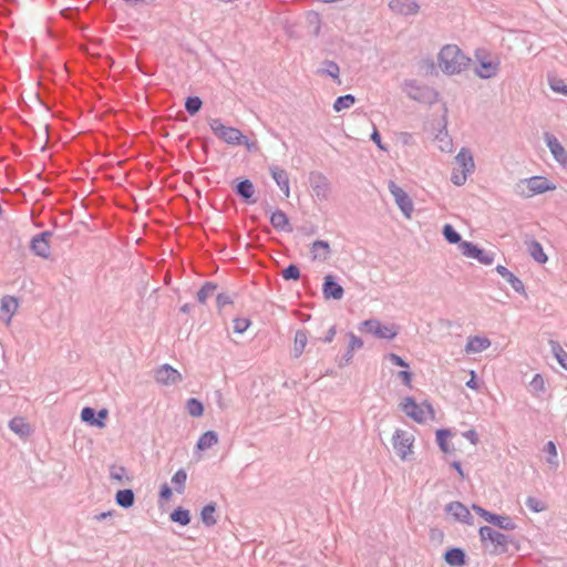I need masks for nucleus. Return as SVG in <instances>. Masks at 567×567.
<instances>
[{
    "label": "nucleus",
    "instance_id": "nucleus-1",
    "mask_svg": "<svg viewBox=\"0 0 567 567\" xmlns=\"http://www.w3.org/2000/svg\"><path fill=\"white\" fill-rule=\"evenodd\" d=\"M467 58L457 45L447 44L439 53V66L449 75L460 74L470 63Z\"/></svg>",
    "mask_w": 567,
    "mask_h": 567
},
{
    "label": "nucleus",
    "instance_id": "nucleus-2",
    "mask_svg": "<svg viewBox=\"0 0 567 567\" xmlns=\"http://www.w3.org/2000/svg\"><path fill=\"white\" fill-rule=\"evenodd\" d=\"M474 73L480 79L488 80L495 78L501 70V59L485 49H478L475 52Z\"/></svg>",
    "mask_w": 567,
    "mask_h": 567
},
{
    "label": "nucleus",
    "instance_id": "nucleus-3",
    "mask_svg": "<svg viewBox=\"0 0 567 567\" xmlns=\"http://www.w3.org/2000/svg\"><path fill=\"white\" fill-rule=\"evenodd\" d=\"M402 90L411 100L421 103L433 104L439 97V93L433 87L421 84L416 80H405Z\"/></svg>",
    "mask_w": 567,
    "mask_h": 567
},
{
    "label": "nucleus",
    "instance_id": "nucleus-4",
    "mask_svg": "<svg viewBox=\"0 0 567 567\" xmlns=\"http://www.w3.org/2000/svg\"><path fill=\"white\" fill-rule=\"evenodd\" d=\"M208 124L215 136L224 143L231 146L240 145V140L244 135L240 130L233 126H226L223 124L220 118H210Z\"/></svg>",
    "mask_w": 567,
    "mask_h": 567
},
{
    "label": "nucleus",
    "instance_id": "nucleus-5",
    "mask_svg": "<svg viewBox=\"0 0 567 567\" xmlns=\"http://www.w3.org/2000/svg\"><path fill=\"white\" fill-rule=\"evenodd\" d=\"M554 189L547 178L543 176H533L520 181L516 185V193L524 197H532L536 194H543L547 190Z\"/></svg>",
    "mask_w": 567,
    "mask_h": 567
},
{
    "label": "nucleus",
    "instance_id": "nucleus-6",
    "mask_svg": "<svg viewBox=\"0 0 567 567\" xmlns=\"http://www.w3.org/2000/svg\"><path fill=\"white\" fill-rule=\"evenodd\" d=\"M480 538L483 543L489 540L494 546L493 554H504L508 550L511 542L509 536L493 529L489 526H482L478 530Z\"/></svg>",
    "mask_w": 567,
    "mask_h": 567
},
{
    "label": "nucleus",
    "instance_id": "nucleus-7",
    "mask_svg": "<svg viewBox=\"0 0 567 567\" xmlns=\"http://www.w3.org/2000/svg\"><path fill=\"white\" fill-rule=\"evenodd\" d=\"M402 411L417 423L426 421L427 415L433 413L430 404H417L413 398L406 396L400 404Z\"/></svg>",
    "mask_w": 567,
    "mask_h": 567
},
{
    "label": "nucleus",
    "instance_id": "nucleus-8",
    "mask_svg": "<svg viewBox=\"0 0 567 567\" xmlns=\"http://www.w3.org/2000/svg\"><path fill=\"white\" fill-rule=\"evenodd\" d=\"M413 443L414 436L404 430H395L392 439L393 449L395 450L398 456L405 461L410 455L413 454Z\"/></svg>",
    "mask_w": 567,
    "mask_h": 567
},
{
    "label": "nucleus",
    "instance_id": "nucleus-9",
    "mask_svg": "<svg viewBox=\"0 0 567 567\" xmlns=\"http://www.w3.org/2000/svg\"><path fill=\"white\" fill-rule=\"evenodd\" d=\"M388 188L391 195L393 196L395 204L402 212L405 218L410 219L412 217L414 205L412 198L408 195L405 190H403L399 185H396L393 181L388 183Z\"/></svg>",
    "mask_w": 567,
    "mask_h": 567
},
{
    "label": "nucleus",
    "instance_id": "nucleus-10",
    "mask_svg": "<svg viewBox=\"0 0 567 567\" xmlns=\"http://www.w3.org/2000/svg\"><path fill=\"white\" fill-rule=\"evenodd\" d=\"M361 329L381 339L392 340L398 334V328L394 324H382L378 319L364 320Z\"/></svg>",
    "mask_w": 567,
    "mask_h": 567
},
{
    "label": "nucleus",
    "instance_id": "nucleus-11",
    "mask_svg": "<svg viewBox=\"0 0 567 567\" xmlns=\"http://www.w3.org/2000/svg\"><path fill=\"white\" fill-rule=\"evenodd\" d=\"M313 196L319 200H327L331 193L329 179L320 172H312L309 176Z\"/></svg>",
    "mask_w": 567,
    "mask_h": 567
},
{
    "label": "nucleus",
    "instance_id": "nucleus-12",
    "mask_svg": "<svg viewBox=\"0 0 567 567\" xmlns=\"http://www.w3.org/2000/svg\"><path fill=\"white\" fill-rule=\"evenodd\" d=\"M460 249L465 257L476 259L483 265L488 266L494 262V252L478 248L475 244L471 241H462L460 245Z\"/></svg>",
    "mask_w": 567,
    "mask_h": 567
},
{
    "label": "nucleus",
    "instance_id": "nucleus-13",
    "mask_svg": "<svg viewBox=\"0 0 567 567\" xmlns=\"http://www.w3.org/2000/svg\"><path fill=\"white\" fill-rule=\"evenodd\" d=\"M182 374L169 364H162L155 371V380L163 385H175L182 381Z\"/></svg>",
    "mask_w": 567,
    "mask_h": 567
},
{
    "label": "nucleus",
    "instance_id": "nucleus-14",
    "mask_svg": "<svg viewBox=\"0 0 567 567\" xmlns=\"http://www.w3.org/2000/svg\"><path fill=\"white\" fill-rule=\"evenodd\" d=\"M50 236V231H43L32 238L30 248L34 255L42 258H48L50 256V245L48 239Z\"/></svg>",
    "mask_w": 567,
    "mask_h": 567
},
{
    "label": "nucleus",
    "instance_id": "nucleus-15",
    "mask_svg": "<svg viewBox=\"0 0 567 567\" xmlns=\"http://www.w3.org/2000/svg\"><path fill=\"white\" fill-rule=\"evenodd\" d=\"M269 173L282 194L288 198L290 196V182L287 171L272 164L269 166Z\"/></svg>",
    "mask_w": 567,
    "mask_h": 567
},
{
    "label": "nucleus",
    "instance_id": "nucleus-16",
    "mask_svg": "<svg viewBox=\"0 0 567 567\" xmlns=\"http://www.w3.org/2000/svg\"><path fill=\"white\" fill-rule=\"evenodd\" d=\"M544 140H545V143L548 146L550 153L553 154L554 158L560 164H566L567 163V152L564 148V146L560 144L558 138L550 133H545Z\"/></svg>",
    "mask_w": 567,
    "mask_h": 567
},
{
    "label": "nucleus",
    "instance_id": "nucleus-17",
    "mask_svg": "<svg viewBox=\"0 0 567 567\" xmlns=\"http://www.w3.org/2000/svg\"><path fill=\"white\" fill-rule=\"evenodd\" d=\"M445 511L450 513L456 520L472 525V515L468 508L461 502H451L445 506Z\"/></svg>",
    "mask_w": 567,
    "mask_h": 567
},
{
    "label": "nucleus",
    "instance_id": "nucleus-18",
    "mask_svg": "<svg viewBox=\"0 0 567 567\" xmlns=\"http://www.w3.org/2000/svg\"><path fill=\"white\" fill-rule=\"evenodd\" d=\"M455 162L456 165L458 166V169H461L464 173L472 174L475 169L473 154L466 147H462L460 150V152L455 156Z\"/></svg>",
    "mask_w": 567,
    "mask_h": 567
},
{
    "label": "nucleus",
    "instance_id": "nucleus-19",
    "mask_svg": "<svg viewBox=\"0 0 567 567\" xmlns=\"http://www.w3.org/2000/svg\"><path fill=\"white\" fill-rule=\"evenodd\" d=\"M322 292L324 298H332L334 300H340L343 297L344 290L343 288L333 279L331 275L324 277V282L322 286Z\"/></svg>",
    "mask_w": 567,
    "mask_h": 567
},
{
    "label": "nucleus",
    "instance_id": "nucleus-20",
    "mask_svg": "<svg viewBox=\"0 0 567 567\" xmlns=\"http://www.w3.org/2000/svg\"><path fill=\"white\" fill-rule=\"evenodd\" d=\"M491 347V340L486 337L473 336L468 337L465 344V352L467 354H476L485 351Z\"/></svg>",
    "mask_w": 567,
    "mask_h": 567
},
{
    "label": "nucleus",
    "instance_id": "nucleus-21",
    "mask_svg": "<svg viewBox=\"0 0 567 567\" xmlns=\"http://www.w3.org/2000/svg\"><path fill=\"white\" fill-rule=\"evenodd\" d=\"M18 299L12 296H4L1 299L0 311L4 316L3 321L6 324H10L12 317L18 310Z\"/></svg>",
    "mask_w": 567,
    "mask_h": 567
},
{
    "label": "nucleus",
    "instance_id": "nucleus-22",
    "mask_svg": "<svg viewBox=\"0 0 567 567\" xmlns=\"http://www.w3.org/2000/svg\"><path fill=\"white\" fill-rule=\"evenodd\" d=\"M496 271L509 282V285L516 292L526 296L525 286L523 281L513 272H511L505 266L498 265L496 267Z\"/></svg>",
    "mask_w": 567,
    "mask_h": 567
},
{
    "label": "nucleus",
    "instance_id": "nucleus-23",
    "mask_svg": "<svg viewBox=\"0 0 567 567\" xmlns=\"http://www.w3.org/2000/svg\"><path fill=\"white\" fill-rule=\"evenodd\" d=\"M392 12L402 16L416 14L420 7L417 2H389Z\"/></svg>",
    "mask_w": 567,
    "mask_h": 567
},
{
    "label": "nucleus",
    "instance_id": "nucleus-24",
    "mask_svg": "<svg viewBox=\"0 0 567 567\" xmlns=\"http://www.w3.org/2000/svg\"><path fill=\"white\" fill-rule=\"evenodd\" d=\"M305 27L310 34L318 37L321 29V19L319 13L315 11H308L305 16Z\"/></svg>",
    "mask_w": 567,
    "mask_h": 567
},
{
    "label": "nucleus",
    "instance_id": "nucleus-25",
    "mask_svg": "<svg viewBox=\"0 0 567 567\" xmlns=\"http://www.w3.org/2000/svg\"><path fill=\"white\" fill-rule=\"evenodd\" d=\"M315 260L326 261L330 254V245L326 240H316L310 249Z\"/></svg>",
    "mask_w": 567,
    "mask_h": 567
},
{
    "label": "nucleus",
    "instance_id": "nucleus-26",
    "mask_svg": "<svg viewBox=\"0 0 567 567\" xmlns=\"http://www.w3.org/2000/svg\"><path fill=\"white\" fill-rule=\"evenodd\" d=\"M270 223L274 226V228H276L278 230L291 231V227L289 225V219H288L286 213H284L280 209H277L276 212H274L271 214Z\"/></svg>",
    "mask_w": 567,
    "mask_h": 567
},
{
    "label": "nucleus",
    "instance_id": "nucleus-27",
    "mask_svg": "<svg viewBox=\"0 0 567 567\" xmlns=\"http://www.w3.org/2000/svg\"><path fill=\"white\" fill-rule=\"evenodd\" d=\"M236 193L239 195L246 203H255L252 200V196L255 193V188L252 183L249 179L241 181L236 186Z\"/></svg>",
    "mask_w": 567,
    "mask_h": 567
},
{
    "label": "nucleus",
    "instance_id": "nucleus-28",
    "mask_svg": "<svg viewBox=\"0 0 567 567\" xmlns=\"http://www.w3.org/2000/svg\"><path fill=\"white\" fill-rule=\"evenodd\" d=\"M110 478L121 484H127L131 482V476L127 474V470L122 465L113 464L109 468Z\"/></svg>",
    "mask_w": 567,
    "mask_h": 567
},
{
    "label": "nucleus",
    "instance_id": "nucleus-29",
    "mask_svg": "<svg viewBox=\"0 0 567 567\" xmlns=\"http://www.w3.org/2000/svg\"><path fill=\"white\" fill-rule=\"evenodd\" d=\"M318 73L321 75L330 76L336 80L339 84L341 83L339 79L340 68L334 61L324 60L322 62V68L318 70Z\"/></svg>",
    "mask_w": 567,
    "mask_h": 567
},
{
    "label": "nucleus",
    "instance_id": "nucleus-30",
    "mask_svg": "<svg viewBox=\"0 0 567 567\" xmlns=\"http://www.w3.org/2000/svg\"><path fill=\"white\" fill-rule=\"evenodd\" d=\"M308 343V332L303 329L298 330L293 340V355L299 358Z\"/></svg>",
    "mask_w": 567,
    "mask_h": 567
},
{
    "label": "nucleus",
    "instance_id": "nucleus-31",
    "mask_svg": "<svg viewBox=\"0 0 567 567\" xmlns=\"http://www.w3.org/2000/svg\"><path fill=\"white\" fill-rule=\"evenodd\" d=\"M435 143H436V146L440 148V151L442 152H445V153H451L452 150H453V142H452V138L450 137L447 131L444 128V130H441L436 136H435Z\"/></svg>",
    "mask_w": 567,
    "mask_h": 567
},
{
    "label": "nucleus",
    "instance_id": "nucleus-32",
    "mask_svg": "<svg viewBox=\"0 0 567 567\" xmlns=\"http://www.w3.org/2000/svg\"><path fill=\"white\" fill-rule=\"evenodd\" d=\"M445 560L451 566H462L465 564V554L460 548H452L445 553Z\"/></svg>",
    "mask_w": 567,
    "mask_h": 567
},
{
    "label": "nucleus",
    "instance_id": "nucleus-33",
    "mask_svg": "<svg viewBox=\"0 0 567 567\" xmlns=\"http://www.w3.org/2000/svg\"><path fill=\"white\" fill-rule=\"evenodd\" d=\"M543 451L548 455L546 460L547 463L554 471H556L559 466L556 444L553 441H548Z\"/></svg>",
    "mask_w": 567,
    "mask_h": 567
},
{
    "label": "nucleus",
    "instance_id": "nucleus-34",
    "mask_svg": "<svg viewBox=\"0 0 567 567\" xmlns=\"http://www.w3.org/2000/svg\"><path fill=\"white\" fill-rule=\"evenodd\" d=\"M218 443V435L214 431L205 432L197 442V449L200 451H205L210 449L212 446Z\"/></svg>",
    "mask_w": 567,
    "mask_h": 567
},
{
    "label": "nucleus",
    "instance_id": "nucleus-35",
    "mask_svg": "<svg viewBox=\"0 0 567 567\" xmlns=\"http://www.w3.org/2000/svg\"><path fill=\"white\" fill-rule=\"evenodd\" d=\"M528 252L538 264H545L548 259L547 255L544 252L543 246L537 240H532L528 244Z\"/></svg>",
    "mask_w": 567,
    "mask_h": 567
},
{
    "label": "nucleus",
    "instance_id": "nucleus-36",
    "mask_svg": "<svg viewBox=\"0 0 567 567\" xmlns=\"http://www.w3.org/2000/svg\"><path fill=\"white\" fill-rule=\"evenodd\" d=\"M134 499H135L134 493L132 489H128V488L120 489L115 496V501H116L117 505L121 507H124V508H130L131 506H133Z\"/></svg>",
    "mask_w": 567,
    "mask_h": 567
},
{
    "label": "nucleus",
    "instance_id": "nucleus-37",
    "mask_svg": "<svg viewBox=\"0 0 567 567\" xmlns=\"http://www.w3.org/2000/svg\"><path fill=\"white\" fill-rule=\"evenodd\" d=\"M96 412L93 408L85 406L81 411V420L90 425H94L97 427H104L105 423L99 419H96Z\"/></svg>",
    "mask_w": 567,
    "mask_h": 567
},
{
    "label": "nucleus",
    "instance_id": "nucleus-38",
    "mask_svg": "<svg viewBox=\"0 0 567 567\" xmlns=\"http://www.w3.org/2000/svg\"><path fill=\"white\" fill-rule=\"evenodd\" d=\"M216 505L214 503L207 504L200 512L202 522L205 526L210 527L217 523L215 517Z\"/></svg>",
    "mask_w": 567,
    "mask_h": 567
},
{
    "label": "nucleus",
    "instance_id": "nucleus-39",
    "mask_svg": "<svg viewBox=\"0 0 567 567\" xmlns=\"http://www.w3.org/2000/svg\"><path fill=\"white\" fill-rule=\"evenodd\" d=\"M9 427L20 436H27L30 433V426L22 417H13L9 423Z\"/></svg>",
    "mask_w": 567,
    "mask_h": 567
},
{
    "label": "nucleus",
    "instance_id": "nucleus-40",
    "mask_svg": "<svg viewBox=\"0 0 567 567\" xmlns=\"http://www.w3.org/2000/svg\"><path fill=\"white\" fill-rule=\"evenodd\" d=\"M489 524H493L504 530H514L516 528V524L509 516L494 514Z\"/></svg>",
    "mask_w": 567,
    "mask_h": 567
},
{
    "label": "nucleus",
    "instance_id": "nucleus-41",
    "mask_svg": "<svg viewBox=\"0 0 567 567\" xmlns=\"http://www.w3.org/2000/svg\"><path fill=\"white\" fill-rule=\"evenodd\" d=\"M550 349L559 364L567 370V352L563 349L559 342L555 340L549 341Z\"/></svg>",
    "mask_w": 567,
    "mask_h": 567
},
{
    "label": "nucleus",
    "instance_id": "nucleus-42",
    "mask_svg": "<svg viewBox=\"0 0 567 567\" xmlns=\"http://www.w3.org/2000/svg\"><path fill=\"white\" fill-rule=\"evenodd\" d=\"M355 103V97L352 94H346L339 96L333 103V110L336 112H341L343 110L350 109Z\"/></svg>",
    "mask_w": 567,
    "mask_h": 567
},
{
    "label": "nucleus",
    "instance_id": "nucleus-43",
    "mask_svg": "<svg viewBox=\"0 0 567 567\" xmlns=\"http://www.w3.org/2000/svg\"><path fill=\"white\" fill-rule=\"evenodd\" d=\"M529 390L536 396H539L540 394L545 393V381L542 374L537 373L534 375V378L529 382Z\"/></svg>",
    "mask_w": 567,
    "mask_h": 567
},
{
    "label": "nucleus",
    "instance_id": "nucleus-44",
    "mask_svg": "<svg viewBox=\"0 0 567 567\" xmlns=\"http://www.w3.org/2000/svg\"><path fill=\"white\" fill-rule=\"evenodd\" d=\"M187 473L184 468H179L172 477V484L177 493L182 494L185 489Z\"/></svg>",
    "mask_w": 567,
    "mask_h": 567
},
{
    "label": "nucleus",
    "instance_id": "nucleus-45",
    "mask_svg": "<svg viewBox=\"0 0 567 567\" xmlns=\"http://www.w3.org/2000/svg\"><path fill=\"white\" fill-rule=\"evenodd\" d=\"M186 410L189 415H192L194 417H198V416L203 415L204 406L200 401H198L195 398H192V399H188L186 402Z\"/></svg>",
    "mask_w": 567,
    "mask_h": 567
},
{
    "label": "nucleus",
    "instance_id": "nucleus-46",
    "mask_svg": "<svg viewBox=\"0 0 567 567\" xmlns=\"http://www.w3.org/2000/svg\"><path fill=\"white\" fill-rule=\"evenodd\" d=\"M171 519L185 526L190 522L189 511L178 507L171 514Z\"/></svg>",
    "mask_w": 567,
    "mask_h": 567
},
{
    "label": "nucleus",
    "instance_id": "nucleus-47",
    "mask_svg": "<svg viewBox=\"0 0 567 567\" xmlns=\"http://www.w3.org/2000/svg\"><path fill=\"white\" fill-rule=\"evenodd\" d=\"M443 236L445 238L446 241H449L450 244H461L462 243V238H461V235L454 229V227L450 224H446L444 225L443 227Z\"/></svg>",
    "mask_w": 567,
    "mask_h": 567
},
{
    "label": "nucleus",
    "instance_id": "nucleus-48",
    "mask_svg": "<svg viewBox=\"0 0 567 567\" xmlns=\"http://www.w3.org/2000/svg\"><path fill=\"white\" fill-rule=\"evenodd\" d=\"M216 285L212 284V282H206L197 292V300L200 302V303H205L206 300L208 298H210L215 290H216Z\"/></svg>",
    "mask_w": 567,
    "mask_h": 567
},
{
    "label": "nucleus",
    "instance_id": "nucleus-49",
    "mask_svg": "<svg viewBox=\"0 0 567 567\" xmlns=\"http://www.w3.org/2000/svg\"><path fill=\"white\" fill-rule=\"evenodd\" d=\"M450 436H451V431L450 430L441 429V430L436 431V442H437V445L440 446V449L444 453H447L450 451V445L447 443V439Z\"/></svg>",
    "mask_w": 567,
    "mask_h": 567
},
{
    "label": "nucleus",
    "instance_id": "nucleus-50",
    "mask_svg": "<svg viewBox=\"0 0 567 567\" xmlns=\"http://www.w3.org/2000/svg\"><path fill=\"white\" fill-rule=\"evenodd\" d=\"M548 82H549L550 89L554 92L560 93V94L567 96V84L565 83L564 80H561L559 78H556V76H553V78L548 79Z\"/></svg>",
    "mask_w": 567,
    "mask_h": 567
},
{
    "label": "nucleus",
    "instance_id": "nucleus-51",
    "mask_svg": "<svg viewBox=\"0 0 567 567\" xmlns=\"http://www.w3.org/2000/svg\"><path fill=\"white\" fill-rule=\"evenodd\" d=\"M202 105L203 102L197 96H189L185 102V109L190 115L196 114L200 110Z\"/></svg>",
    "mask_w": 567,
    "mask_h": 567
},
{
    "label": "nucleus",
    "instance_id": "nucleus-52",
    "mask_svg": "<svg viewBox=\"0 0 567 567\" xmlns=\"http://www.w3.org/2000/svg\"><path fill=\"white\" fill-rule=\"evenodd\" d=\"M282 278L285 280H298L300 278V270L296 265H289L282 270Z\"/></svg>",
    "mask_w": 567,
    "mask_h": 567
},
{
    "label": "nucleus",
    "instance_id": "nucleus-53",
    "mask_svg": "<svg viewBox=\"0 0 567 567\" xmlns=\"http://www.w3.org/2000/svg\"><path fill=\"white\" fill-rule=\"evenodd\" d=\"M234 331L236 333H244L251 324L248 318H235L234 319Z\"/></svg>",
    "mask_w": 567,
    "mask_h": 567
},
{
    "label": "nucleus",
    "instance_id": "nucleus-54",
    "mask_svg": "<svg viewBox=\"0 0 567 567\" xmlns=\"http://www.w3.org/2000/svg\"><path fill=\"white\" fill-rule=\"evenodd\" d=\"M470 174L462 172L458 168H454L451 175V181L456 186H462L466 183L467 176Z\"/></svg>",
    "mask_w": 567,
    "mask_h": 567
},
{
    "label": "nucleus",
    "instance_id": "nucleus-55",
    "mask_svg": "<svg viewBox=\"0 0 567 567\" xmlns=\"http://www.w3.org/2000/svg\"><path fill=\"white\" fill-rule=\"evenodd\" d=\"M526 506L529 509H532L533 512H536V513L542 512V511L545 509V506H544L543 502L539 501L538 498L532 497V496L527 497Z\"/></svg>",
    "mask_w": 567,
    "mask_h": 567
},
{
    "label": "nucleus",
    "instance_id": "nucleus-56",
    "mask_svg": "<svg viewBox=\"0 0 567 567\" xmlns=\"http://www.w3.org/2000/svg\"><path fill=\"white\" fill-rule=\"evenodd\" d=\"M472 508L473 511L480 515L484 520H486L487 523H491L492 518H493V513L486 511L485 508L481 507L480 505H476V504H473L472 505Z\"/></svg>",
    "mask_w": 567,
    "mask_h": 567
},
{
    "label": "nucleus",
    "instance_id": "nucleus-57",
    "mask_svg": "<svg viewBox=\"0 0 567 567\" xmlns=\"http://www.w3.org/2000/svg\"><path fill=\"white\" fill-rule=\"evenodd\" d=\"M386 359L394 365L402 367V368H409V363L405 362L400 355L395 353H389L386 355Z\"/></svg>",
    "mask_w": 567,
    "mask_h": 567
},
{
    "label": "nucleus",
    "instance_id": "nucleus-58",
    "mask_svg": "<svg viewBox=\"0 0 567 567\" xmlns=\"http://www.w3.org/2000/svg\"><path fill=\"white\" fill-rule=\"evenodd\" d=\"M240 145H244L248 152H255L258 150V142L255 140L251 141L245 135H243L240 140Z\"/></svg>",
    "mask_w": 567,
    "mask_h": 567
},
{
    "label": "nucleus",
    "instance_id": "nucleus-59",
    "mask_svg": "<svg viewBox=\"0 0 567 567\" xmlns=\"http://www.w3.org/2000/svg\"><path fill=\"white\" fill-rule=\"evenodd\" d=\"M362 347H363V341L355 334L350 333L349 349L354 351V350L361 349Z\"/></svg>",
    "mask_w": 567,
    "mask_h": 567
},
{
    "label": "nucleus",
    "instance_id": "nucleus-60",
    "mask_svg": "<svg viewBox=\"0 0 567 567\" xmlns=\"http://www.w3.org/2000/svg\"><path fill=\"white\" fill-rule=\"evenodd\" d=\"M60 13L62 17H64L65 19H69V20H73L75 18V16L79 14V9H73V8H62L60 10Z\"/></svg>",
    "mask_w": 567,
    "mask_h": 567
},
{
    "label": "nucleus",
    "instance_id": "nucleus-61",
    "mask_svg": "<svg viewBox=\"0 0 567 567\" xmlns=\"http://www.w3.org/2000/svg\"><path fill=\"white\" fill-rule=\"evenodd\" d=\"M462 435L466 440H468L473 445H476L478 443V435H477L476 431L473 429L465 431Z\"/></svg>",
    "mask_w": 567,
    "mask_h": 567
},
{
    "label": "nucleus",
    "instance_id": "nucleus-62",
    "mask_svg": "<svg viewBox=\"0 0 567 567\" xmlns=\"http://www.w3.org/2000/svg\"><path fill=\"white\" fill-rule=\"evenodd\" d=\"M285 32L290 39H299L300 34L295 30V25L286 22Z\"/></svg>",
    "mask_w": 567,
    "mask_h": 567
},
{
    "label": "nucleus",
    "instance_id": "nucleus-63",
    "mask_svg": "<svg viewBox=\"0 0 567 567\" xmlns=\"http://www.w3.org/2000/svg\"><path fill=\"white\" fill-rule=\"evenodd\" d=\"M398 377L402 380V382L406 385V386H411V382H412V373L404 370V371H400L398 373Z\"/></svg>",
    "mask_w": 567,
    "mask_h": 567
},
{
    "label": "nucleus",
    "instance_id": "nucleus-64",
    "mask_svg": "<svg viewBox=\"0 0 567 567\" xmlns=\"http://www.w3.org/2000/svg\"><path fill=\"white\" fill-rule=\"evenodd\" d=\"M172 496V489L167 484H163L159 491V497L164 501H168Z\"/></svg>",
    "mask_w": 567,
    "mask_h": 567
}]
</instances>
